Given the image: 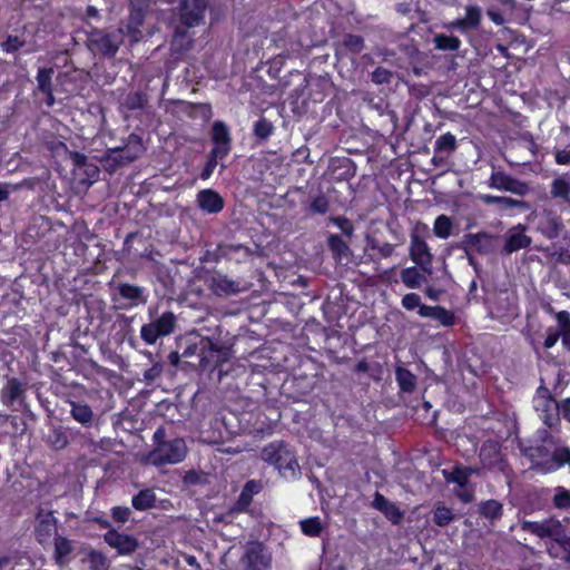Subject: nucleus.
<instances>
[{
	"label": "nucleus",
	"instance_id": "f257e3e1",
	"mask_svg": "<svg viewBox=\"0 0 570 570\" xmlns=\"http://www.w3.org/2000/svg\"><path fill=\"white\" fill-rule=\"evenodd\" d=\"M520 528L540 539H551V543L547 548L548 554L552 559L570 563V537L559 519L549 517L542 521L523 520L520 522Z\"/></svg>",
	"mask_w": 570,
	"mask_h": 570
},
{
	"label": "nucleus",
	"instance_id": "f03ea898",
	"mask_svg": "<svg viewBox=\"0 0 570 570\" xmlns=\"http://www.w3.org/2000/svg\"><path fill=\"white\" fill-rule=\"evenodd\" d=\"M261 455L265 462L275 465L283 478L292 480L299 478L301 466L293 451L284 442L267 444Z\"/></svg>",
	"mask_w": 570,
	"mask_h": 570
},
{
	"label": "nucleus",
	"instance_id": "7ed1b4c3",
	"mask_svg": "<svg viewBox=\"0 0 570 570\" xmlns=\"http://www.w3.org/2000/svg\"><path fill=\"white\" fill-rule=\"evenodd\" d=\"M124 43V29L118 28L114 31L91 28L87 32V48L95 55L112 58Z\"/></svg>",
	"mask_w": 570,
	"mask_h": 570
},
{
	"label": "nucleus",
	"instance_id": "20e7f679",
	"mask_svg": "<svg viewBox=\"0 0 570 570\" xmlns=\"http://www.w3.org/2000/svg\"><path fill=\"white\" fill-rule=\"evenodd\" d=\"M144 151L145 147L141 138L131 134L129 135L125 146L109 148L106 151L104 160L110 170H115L117 167L126 166L135 161Z\"/></svg>",
	"mask_w": 570,
	"mask_h": 570
},
{
	"label": "nucleus",
	"instance_id": "39448f33",
	"mask_svg": "<svg viewBox=\"0 0 570 570\" xmlns=\"http://www.w3.org/2000/svg\"><path fill=\"white\" fill-rule=\"evenodd\" d=\"M187 453L186 443L183 439L159 441L149 453L148 460L155 465L176 464L181 462Z\"/></svg>",
	"mask_w": 570,
	"mask_h": 570
},
{
	"label": "nucleus",
	"instance_id": "423d86ee",
	"mask_svg": "<svg viewBox=\"0 0 570 570\" xmlns=\"http://www.w3.org/2000/svg\"><path fill=\"white\" fill-rule=\"evenodd\" d=\"M533 403L535 411L547 426L553 428L560 423V403L553 399L546 386L538 387Z\"/></svg>",
	"mask_w": 570,
	"mask_h": 570
},
{
	"label": "nucleus",
	"instance_id": "0eeeda50",
	"mask_svg": "<svg viewBox=\"0 0 570 570\" xmlns=\"http://www.w3.org/2000/svg\"><path fill=\"white\" fill-rule=\"evenodd\" d=\"M176 325V316L173 312H165L155 321L145 324L140 328V336L149 345L157 342L159 337L170 335Z\"/></svg>",
	"mask_w": 570,
	"mask_h": 570
},
{
	"label": "nucleus",
	"instance_id": "6e6552de",
	"mask_svg": "<svg viewBox=\"0 0 570 570\" xmlns=\"http://www.w3.org/2000/svg\"><path fill=\"white\" fill-rule=\"evenodd\" d=\"M58 520L53 511L40 509L36 515L35 535L37 541L43 546H49L57 534Z\"/></svg>",
	"mask_w": 570,
	"mask_h": 570
},
{
	"label": "nucleus",
	"instance_id": "1a4fd4ad",
	"mask_svg": "<svg viewBox=\"0 0 570 570\" xmlns=\"http://www.w3.org/2000/svg\"><path fill=\"white\" fill-rule=\"evenodd\" d=\"M207 8V0H181L178 16L181 27L193 28L202 23Z\"/></svg>",
	"mask_w": 570,
	"mask_h": 570
},
{
	"label": "nucleus",
	"instance_id": "9d476101",
	"mask_svg": "<svg viewBox=\"0 0 570 570\" xmlns=\"http://www.w3.org/2000/svg\"><path fill=\"white\" fill-rule=\"evenodd\" d=\"M198 357V367L205 371L216 368L227 360L228 355L226 350L218 347L210 340L206 338L200 341Z\"/></svg>",
	"mask_w": 570,
	"mask_h": 570
},
{
	"label": "nucleus",
	"instance_id": "9b49d317",
	"mask_svg": "<svg viewBox=\"0 0 570 570\" xmlns=\"http://www.w3.org/2000/svg\"><path fill=\"white\" fill-rule=\"evenodd\" d=\"M409 255L423 272H432L433 255L428 243L416 233L411 235Z\"/></svg>",
	"mask_w": 570,
	"mask_h": 570
},
{
	"label": "nucleus",
	"instance_id": "f8f14e48",
	"mask_svg": "<svg viewBox=\"0 0 570 570\" xmlns=\"http://www.w3.org/2000/svg\"><path fill=\"white\" fill-rule=\"evenodd\" d=\"M212 140L214 147L210 150L215 157H220V160L227 157L232 150V136L228 126L222 121L216 120L212 126Z\"/></svg>",
	"mask_w": 570,
	"mask_h": 570
},
{
	"label": "nucleus",
	"instance_id": "ddd939ff",
	"mask_svg": "<svg viewBox=\"0 0 570 570\" xmlns=\"http://www.w3.org/2000/svg\"><path fill=\"white\" fill-rule=\"evenodd\" d=\"M489 186L494 189L509 191L518 196H524L529 193V185L503 171H493L489 179Z\"/></svg>",
	"mask_w": 570,
	"mask_h": 570
},
{
	"label": "nucleus",
	"instance_id": "4468645a",
	"mask_svg": "<svg viewBox=\"0 0 570 570\" xmlns=\"http://www.w3.org/2000/svg\"><path fill=\"white\" fill-rule=\"evenodd\" d=\"M495 236L481 232L475 234H466L463 237L462 244L466 253L474 250L479 254H490L494 250Z\"/></svg>",
	"mask_w": 570,
	"mask_h": 570
},
{
	"label": "nucleus",
	"instance_id": "2eb2a0df",
	"mask_svg": "<svg viewBox=\"0 0 570 570\" xmlns=\"http://www.w3.org/2000/svg\"><path fill=\"white\" fill-rule=\"evenodd\" d=\"M145 22V11L140 8H131L124 27V37L127 36L131 46L142 39L141 26Z\"/></svg>",
	"mask_w": 570,
	"mask_h": 570
},
{
	"label": "nucleus",
	"instance_id": "dca6fc26",
	"mask_svg": "<svg viewBox=\"0 0 570 570\" xmlns=\"http://www.w3.org/2000/svg\"><path fill=\"white\" fill-rule=\"evenodd\" d=\"M104 539L106 543L116 549L119 554H130L138 548V541L135 537L120 533L116 530L107 531Z\"/></svg>",
	"mask_w": 570,
	"mask_h": 570
},
{
	"label": "nucleus",
	"instance_id": "f3484780",
	"mask_svg": "<svg viewBox=\"0 0 570 570\" xmlns=\"http://www.w3.org/2000/svg\"><path fill=\"white\" fill-rule=\"evenodd\" d=\"M505 243L503 246V252L505 254H512L520 249L527 248L531 245V237L525 235V226L517 225L509 229L505 234Z\"/></svg>",
	"mask_w": 570,
	"mask_h": 570
},
{
	"label": "nucleus",
	"instance_id": "a211bd4d",
	"mask_svg": "<svg viewBox=\"0 0 570 570\" xmlns=\"http://www.w3.org/2000/svg\"><path fill=\"white\" fill-rule=\"evenodd\" d=\"M197 204L202 210L208 214H217L224 208V199L212 189L199 191L197 194Z\"/></svg>",
	"mask_w": 570,
	"mask_h": 570
},
{
	"label": "nucleus",
	"instance_id": "6ab92c4d",
	"mask_svg": "<svg viewBox=\"0 0 570 570\" xmlns=\"http://www.w3.org/2000/svg\"><path fill=\"white\" fill-rule=\"evenodd\" d=\"M481 17V9L478 6H469L465 9V17L453 21L451 27L462 32L474 30L480 26Z\"/></svg>",
	"mask_w": 570,
	"mask_h": 570
},
{
	"label": "nucleus",
	"instance_id": "aec40b11",
	"mask_svg": "<svg viewBox=\"0 0 570 570\" xmlns=\"http://www.w3.org/2000/svg\"><path fill=\"white\" fill-rule=\"evenodd\" d=\"M208 287L218 296H227L239 292L238 285L227 276L217 274L207 279Z\"/></svg>",
	"mask_w": 570,
	"mask_h": 570
},
{
	"label": "nucleus",
	"instance_id": "412c9836",
	"mask_svg": "<svg viewBox=\"0 0 570 570\" xmlns=\"http://www.w3.org/2000/svg\"><path fill=\"white\" fill-rule=\"evenodd\" d=\"M373 507L379 511L383 512L384 515L387 519H390L394 524L400 523V521L403 518V513L401 512V510L379 492H376L374 495Z\"/></svg>",
	"mask_w": 570,
	"mask_h": 570
},
{
	"label": "nucleus",
	"instance_id": "4be33fe9",
	"mask_svg": "<svg viewBox=\"0 0 570 570\" xmlns=\"http://www.w3.org/2000/svg\"><path fill=\"white\" fill-rule=\"evenodd\" d=\"M242 563L246 570H264L267 567L266 557L259 546L247 549Z\"/></svg>",
	"mask_w": 570,
	"mask_h": 570
},
{
	"label": "nucleus",
	"instance_id": "5701e85b",
	"mask_svg": "<svg viewBox=\"0 0 570 570\" xmlns=\"http://www.w3.org/2000/svg\"><path fill=\"white\" fill-rule=\"evenodd\" d=\"M480 199L487 205H498L499 209L507 210L512 208H520L522 210H527L529 205L519 199L502 197V196H493V195H481Z\"/></svg>",
	"mask_w": 570,
	"mask_h": 570
},
{
	"label": "nucleus",
	"instance_id": "b1692460",
	"mask_svg": "<svg viewBox=\"0 0 570 570\" xmlns=\"http://www.w3.org/2000/svg\"><path fill=\"white\" fill-rule=\"evenodd\" d=\"M539 228L546 237L552 239L559 236L563 228V224L559 216L548 213L542 217Z\"/></svg>",
	"mask_w": 570,
	"mask_h": 570
},
{
	"label": "nucleus",
	"instance_id": "393cba45",
	"mask_svg": "<svg viewBox=\"0 0 570 570\" xmlns=\"http://www.w3.org/2000/svg\"><path fill=\"white\" fill-rule=\"evenodd\" d=\"M23 393H24V390L22 387L21 382L18 379H16V377L8 379L6 385L2 390V401L6 404L11 405L16 401L20 400L22 397Z\"/></svg>",
	"mask_w": 570,
	"mask_h": 570
},
{
	"label": "nucleus",
	"instance_id": "a878e982",
	"mask_svg": "<svg viewBox=\"0 0 570 570\" xmlns=\"http://www.w3.org/2000/svg\"><path fill=\"white\" fill-rule=\"evenodd\" d=\"M145 289L140 286L128 284V283H120L118 285V293L119 295L132 302L135 305L138 303H146L147 298L144 296Z\"/></svg>",
	"mask_w": 570,
	"mask_h": 570
},
{
	"label": "nucleus",
	"instance_id": "bb28decb",
	"mask_svg": "<svg viewBox=\"0 0 570 570\" xmlns=\"http://www.w3.org/2000/svg\"><path fill=\"white\" fill-rule=\"evenodd\" d=\"M55 544V559L59 566H62L67 561V557L72 552V542L62 535H56L53 538Z\"/></svg>",
	"mask_w": 570,
	"mask_h": 570
},
{
	"label": "nucleus",
	"instance_id": "cd10ccee",
	"mask_svg": "<svg viewBox=\"0 0 570 570\" xmlns=\"http://www.w3.org/2000/svg\"><path fill=\"white\" fill-rule=\"evenodd\" d=\"M395 377L401 391L412 393L416 389V376L407 368L397 366Z\"/></svg>",
	"mask_w": 570,
	"mask_h": 570
},
{
	"label": "nucleus",
	"instance_id": "c85d7f7f",
	"mask_svg": "<svg viewBox=\"0 0 570 570\" xmlns=\"http://www.w3.org/2000/svg\"><path fill=\"white\" fill-rule=\"evenodd\" d=\"M70 406V414L73 420H76L77 422L85 426L91 424L94 419V412L89 405L71 401Z\"/></svg>",
	"mask_w": 570,
	"mask_h": 570
},
{
	"label": "nucleus",
	"instance_id": "c756f323",
	"mask_svg": "<svg viewBox=\"0 0 570 570\" xmlns=\"http://www.w3.org/2000/svg\"><path fill=\"white\" fill-rule=\"evenodd\" d=\"M401 279L407 288H419L426 281L425 276L415 266L402 269Z\"/></svg>",
	"mask_w": 570,
	"mask_h": 570
},
{
	"label": "nucleus",
	"instance_id": "7c9ffc66",
	"mask_svg": "<svg viewBox=\"0 0 570 570\" xmlns=\"http://www.w3.org/2000/svg\"><path fill=\"white\" fill-rule=\"evenodd\" d=\"M472 472V469L455 466L452 470H443L442 474L448 483L464 485L469 483Z\"/></svg>",
	"mask_w": 570,
	"mask_h": 570
},
{
	"label": "nucleus",
	"instance_id": "2f4dec72",
	"mask_svg": "<svg viewBox=\"0 0 570 570\" xmlns=\"http://www.w3.org/2000/svg\"><path fill=\"white\" fill-rule=\"evenodd\" d=\"M458 147L456 138L451 132H446L441 135L434 145V153L444 154L445 156H450L455 151Z\"/></svg>",
	"mask_w": 570,
	"mask_h": 570
},
{
	"label": "nucleus",
	"instance_id": "473e14b6",
	"mask_svg": "<svg viewBox=\"0 0 570 570\" xmlns=\"http://www.w3.org/2000/svg\"><path fill=\"white\" fill-rule=\"evenodd\" d=\"M147 104V96L142 92H129L120 104L121 110L134 111L142 109Z\"/></svg>",
	"mask_w": 570,
	"mask_h": 570
},
{
	"label": "nucleus",
	"instance_id": "72a5a7b5",
	"mask_svg": "<svg viewBox=\"0 0 570 570\" xmlns=\"http://www.w3.org/2000/svg\"><path fill=\"white\" fill-rule=\"evenodd\" d=\"M155 502L156 495L150 489L139 491L131 500L132 507L139 511H145L153 508Z\"/></svg>",
	"mask_w": 570,
	"mask_h": 570
},
{
	"label": "nucleus",
	"instance_id": "f704fd0d",
	"mask_svg": "<svg viewBox=\"0 0 570 570\" xmlns=\"http://www.w3.org/2000/svg\"><path fill=\"white\" fill-rule=\"evenodd\" d=\"M550 194L553 198H561L570 204V180L564 176L553 179Z\"/></svg>",
	"mask_w": 570,
	"mask_h": 570
},
{
	"label": "nucleus",
	"instance_id": "c9c22d12",
	"mask_svg": "<svg viewBox=\"0 0 570 570\" xmlns=\"http://www.w3.org/2000/svg\"><path fill=\"white\" fill-rule=\"evenodd\" d=\"M191 38L187 35L186 28L177 26L174 31L171 47L176 51H187L191 47Z\"/></svg>",
	"mask_w": 570,
	"mask_h": 570
},
{
	"label": "nucleus",
	"instance_id": "e433bc0d",
	"mask_svg": "<svg viewBox=\"0 0 570 570\" xmlns=\"http://www.w3.org/2000/svg\"><path fill=\"white\" fill-rule=\"evenodd\" d=\"M327 245L335 259L341 261L351 254L348 245L338 235H331Z\"/></svg>",
	"mask_w": 570,
	"mask_h": 570
},
{
	"label": "nucleus",
	"instance_id": "4c0bfd02",
	"mask_svg": "<svg viewBox=\"0 0 570 570\" xmlns=\"http://www.w3.org/2000/svg\"><path fill=\"white\" fill-rule=\"evenodd\" d=\"M46 441L55 450L65 449L69 443L68 435L62 428L51 429L46 438Z\"/></svg>",
	"mask_w": 570,
	"mask_h": 570
},
{
	"label": "nucleus",
	"instance_id": "58836bf2",
	"mask_svg": "<svg viewBox=\"0 0 570 570\" xmlns=\"http://www.w3.org/2000/svg\"><path fill=\"white\" fill-rule=\"evenodd\" d=\"M480 513L489 520H498L502 517L503 505L497 500H488L480 504Z\"/></svg>",
	"mask_w": 570,
	"mask_h": 570
},
{
	"label": "nucleus",
	"instance_id": "ea45409f",
	"mask_svg": "<svg viewBox=\"0 0 570 570\" xmlns=\"http://www.w3.org/2000/svg\"><path fill=\"white\" fill-rule=\"evenodd\" d=\"M453 228L452 219L446 215H440L436 217L434 225H433V232L435 236L442 239H446L451 236Z\"/></svg>",
	"mask_w": 570,
	"mask_h": 570
},
{
	"label": "nucleus",
	"instance_id": "a19ab883",
	"mask_svg": "<svg viewBox=\"0 0 570 570\" xmlns=\"http://www.w3.org/2000/svg\"><path fill=\"white\" fill-rule=\"evenodd\" d=\"M435 48L443 51H456L461 46V40L454 36L436 35L433 39Z\"/></svg>",
	"mask_w": 570,
	"mask_h": 570
},
{
	"label": "nucleus",
	"instance_id": "79ce46f5",
	"mask_svg": "<svg viewBox=\"0 0 570 570\" xmlns=\"http://www.w3.org/2000/svg\"><path fill=\"white\" fill-rule=\"evenodd\" d=\"M299 525L302 532L308 537H318L324 529L323 523L318 517L301 520Z\"/></svg>",
	"mask_w": 570,
	"mask_h": 570
},
{
	"label": "nucleus",
	"instance_id": "37998d69",
	"mask_svg": "<svg viewBox=\"0 0 570 570\" xmlns=\"http://www.w3.org/2000/svg\"><path fill=\"white\" fill-rule=\"evenodd\" d=\"M53 75V68H39L37 72V86L39 91L42 94H50V90L52 89V79Z\"/></svg>",
	"mask_w": 570,
	"mask_h": 570
},
{
	"label": "nucleus",
	"instance_id": "c03bdc74",
	"mask_svg": "<svg viewBox=\"0 0 570 570\" xmlns=\"http://www.w3.org/2000/svg\"><path fill=\"white\" fill-rule=\"evenodd\" d=\"M87 562L90 570H108L110 566L107 557L97 550H90L87 553Z\"/></svg>",
	"mask_w": 570,
	"mask_h": 570
},
{
	"label": "nucleus",
	"instance_id": "a18cd8bd",
	"mask_svg": "<svg viewBox=\"0 0 570 570\" xmlns=\"http://www.w3.org/2000/svg\"><path fill=\"white\" fill-rule=\"evenodd\" d=\"M557 321L561 327L560 336L562 344L570 350V315L566 311H561L557 314Z\"/></svg>",
	"mask_w": 570,
	"mask_h": 570
},
{
	"label": "nucleus",
	"instance_id": "49530a36",
	"mask_svg": "<svg viewBox=\"0 0 570 570\" xmlns=\"http://www.w3.org/2000/svg\"><path fill=\"white\" fill-rule=\"evenodd\" d=\"M144 354L153 362V366L144 372V381L147 384H151L161 376L164 365L161 362L154 361L151 352L147 351Z\"/></svg>",
	"mask_w": 570,
	"mask_h": 570
},
{
	"label": "nucleus",
	"instance_id": "de8ad7c7",
	"mask_svg": "<svg viewBox=\"0 0 570 570\" xmlns=\"http://www.w3.org/2000/svg\"><path fill=\"white\" fill-rule=\"evenodd\" d=\"M552 504L556 509L567 510L570 508V491L563 487L553 490Z\"/></svg>",
	"mask_w": 570,
	"mask_h": 570
},
{
	"label": "nucleus",
	"instance_id": "09e8293b",
	"mask_svg": "<svg viewBox=\"0 0 570 570\" xmlns=\"http://www.w3.org/2000/svg\"><path fill=\"white\" fill-rule=\"evenodd\" d=\"M453 519L454 514L452 510L444 505H438L433 512V521L439 527L448 525Z\"/></svg>",
	"mask_w": 570,
	"mask_h": 570
},
{
	"label": "nucleus",
	"instance_id": "8fccbe9b",
	"mask_svg": "<svg viewBox=\"0 0 570 570\" xmlns=\"http://www.w3.org/2000/svg\"><path fill=\"white\" fill-rule=\"evenodd\" d=\"M343 46L348 51L356 55V53H360L364 49V39H363V37L358 36V35L348 33L343 39Z\"/></svg>",
	"mask_w": 570,
	"mask_h": 570
},
{
	"label": "nucleus",
	"instance_id": "3c124183",
	"mask_svg": "<svg viewBox=\"0 0 570 570\" xmlns=\"http://www.w3.org/2000/svg\"><path fill=\"white\" fill-rule=\"evenodd\" d=\"M274 130L271 121L266 118L258 119L254 125V135L259 139H267Z\"/></svg>",
	"mask_w": 570,
	"mask_h": 570
},
{
	"label": "nucleus",
	"instance_id": "603ef678",
	"mask_svg": "<svg viewBox=\"0 0 570 570\" xmlns=\"http://www.w3.org/2000/svg\"><path fill=\"white\" fill-rule=\"evenodd\" d=\"M368 246L376 250L380 256L387 258L394 254L395 246L390 243H381L377 239L373 238L368 242Z\"/></svg>",
	"mask_w": 570,
	"mask_h": 570
},
{
	"label": "nucleus",
	"instance_id": "864d4df0",
	"mask_svg": "<svg viewBox=\"0 0 570 570\" xmlns=\"http://www.w3.org/2000/svg\"><path fill=\"white\" fill-rule=\"evenodd\" d=\"M392 78H393L392 71H390V70H387V69H385L383 67H377L371 73V79L376 85L390 83Z\"/></svg>",
	"mask_w": 570,
	"mask_h": 570
},
{
	"label": "nucleus",
	"instance_id": "5fc2aeb1",
	"mask_svg": "<svg viewBox=\"0 0 570 570\" xmlns=\"http://www.w3.org/2000/svg\"><path fill=\"white\" fill-rule=\"evenodd\" d=\"M328 199L325 195L320 194L313 198L309 208L315 214H325L328 212Z\"/></svg>",
	"mask_w": 570,
	"mask_h": 570
},
{
	"label": "nucleus",
	"instance_id": "6e6d98bb",
	"mask_svg": "<svg viewBox=\"0 0 570 570\" xmlns=\"http://www.w3.org/2000/svg\"><path fill=\"white\" fill-rule=\"evenodd\" d=\"M24 46V41L17 36H8L7 40L1 43V49L4 52L12 53L18 51Z\"/></svg>",
	"mask_w": 570,
	"mask_h": 570
},
{
	"label": "nucleus",
	"instance_id": "4d7b16f0",
	"mask_svg": "<svg viewBox=\"0 0 570 570\" xmlns=\"http://www.w3.org/2000/svg\"><path fill=\"white\" fill-rule=\"evenodd\" d=\"M434 320L440 322L443 326H452L455 323L454 314L442 306H438Z\"/></svg>",
	"mask_w": 570,
	"mask_h": 570
},
{
	"label": "nucleus",
	"instance_id": "13d9d810",
	"mask_svg": "<svg viewBox=\"0 0 570 570\" xmlns=\"http://www.w3.org/2000/svg\"><path fill=\"white\" fill-rule=\"evenodd\" d=\"M331 222H333L341 230L342 233L347 236L352 237L354 233V226L350 219L342 216L332 217Z\"/></svg>",
	"mask_w": 570,
	"mask_h": 570
},
{
	"label": "nucleus",
	"instance_id": "bf43d9fd",
	"mask_svg": "<svg viewBox=\"0 0 570 570\" xmlns=\"http://www.w3.org/2000/svg\"><path fill=\"white\" fill-rule=\"evenodd\" d=\"M220 249H222V253L226 256H229L233 253H243V255L245 257H248L252 255V250L242 244H226V245L222 246Z\"/></svg>",
	"mask_w": 570,
	"mask_h": 570
},
{
	"label": "nucleus",
	"instance_id": "052dcab7",
	"mask_svg": "<svg viewBox=\"0 0 570 570\" xmlns=\"http://www.w3.org/2000/svg\"><path fill=\"white\" fill-rule=\"evenodd\" d=\"M473 489L470 487L469 483H465L464 485H458V489L455 490V495L463 502L469 503L473 500Z\"/></svg>",
	"mask_w": 570,
	"mask_h": 570
},
{
	"label": "nucleus",
	"instance_id": "680f3d73",
	"mask_svg": "<svg viewBox=\"0 0 570 570\" xmlns=\"http://www.w3.org/2000/svg\"><path fill=\"white\" fill-rule=\"evenodd\" d=\"M421 305V298L415 293H409L402 298V306L409 311H412L416 307L420 308Z\"/></svg>",
	"mask_w": 570,
	"mask_h": 570
},
{
	"label": "nucleus",
	"instance_id": "e2e57ef3",
	"mask_svg": "<svg viewBox=\"0 0 570 570\" xmlns=\"http://www.w3.org/2000/svg\"><path fill=\"white\" fill-rule=\"evenodd\" d=\"M553 460L557 462L558 466L563 464L570 465V449L568 448H559L553 453Z\"/></svg>",
	"mask_w": 570,
	"mask_h": 570
},
{
	"label": "nucleus",
	"instance_id": "0e129e2a",
	"mask_svg": "<svg viewBox=\"0 0 570 570\" xmlns=\"http://www.w3.org/2000/svg\"><path fill=\"white\" fill-rule=\"evenodd\" d=\"M218 160H220V157H215L210 151L209 159L200 174L202 179H208L212 176L214 169L217 166Z\"/></svg>",
	"mask_w": 570,
	"mask_h": 570
},
{
	"label": "nucleus",
	"instance_id": "69168bd1",
	"mask_svg": "<svg viewBox=\"0 0 570 570\" xmlns=\"http://www.w3.org/2000/svg\"><path fill=\"white\" fill-rule=\"evenodd\" d=\"M130 515V509L126 507H116L112 509V518L121 523L128 521Z\"/></svg>",
	"mask_w": 570,
	"mask_h": 570
},
{
	"label": "nucleus",
	"instance_id": "338daca9",
	"mask_svg": "<svg viewBox=\"0 0 570 570\" xmlns=\"http://www.w3.org/2000/svg\"><path fill=\"white\" fill-rule=\"evenodd\" d=\"M559 337H560V331L554 330V328H549L547 331V336L544 340V347L546 348L553 347L557 344Z\"/></svg>",
	"mask_w": 570,
	"mask_h": 570
},
{
	"label": "nucleus",
	"instance_id": "774afa93",
	"mask_svg": "<svg viewBox=\"0 0 570 570\" xmlns=\"http://www.w3.org/2000/svg\"><path fill=\"white\" fill-rule=\"evenodd\" d=\"M556 161L559 165H570V148L557 151Z\"/></svg>",
	"mask_w": 570,
	"mask_h": 570
}]
</instances>
